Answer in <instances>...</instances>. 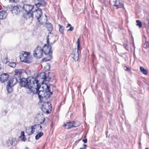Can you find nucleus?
Returning <instances> with one entry per match:
<instances>
[{
    "label": "nucleus",
    "mask_w": 149,
    "mask_h": 149,
    "mask_svg": "<svg viewBox=\"0 0 149 149\" xmlns=\"http://www.w3.org/2000/svg\"><path fill=\"white\" fill-rule=\"evenodd\" d=\"M39 81L36 77L31 76L27 78L23 77L19 82V85L22 87L27 88L30 93L36 94L40 87Z\"/></svg>",
    "instance_id": "1"
},
{
    "label": "nucleus",
    "mask_w": 149,
    "mask_h": 149,
    "mask_svg": "<svg viewBox=\"0 0 149 149\" xmlns=\"http://www.w3.org/2000/svg\"><path fill=\"white\" fill-rule=\"evenodd\" d=\"M42 13V12L41 10L36 9L35 11H34L32 13L33 16L32 17H34L38 20L40 24H42L47 21V16L46 15H45L46 19L43 20L41 17Z\"/></svg>",
    "instance_id": "2"
},
{
    "label": "nucleus",
    "mask_w": 149,
    "mask_h": 149,
    "mask_svg": "<svg viewBox=\"0 0 149 149\" xmlns=\"http://www.w3.org/2000/svg\"><path fill=\"white\" fill-rule=\"evenodd\" d=\"M34 8V6L31 5L25 4L24 5L23 8L26 12L23 15L24 17L27 19L33 16L31 12Z\"/></svg>",
    "instance_id": "3"
},
{
    "label": "nucleus",
    "mask_w": 149,
    "mask_h": 149,
    "mask_svg": "<svg viewBox=\"0 0 149 149\" xmlns=\"http://www.w3.org/2000/svg\"><path fill=\"white\" fill-rule=\"evenodd\" d=\"M22 62L30 63L32 61V58L31 56L30 53L23 51L20 58Z\"/></svg>",
    "instance_id": "4"
},
{
    "label": "nucleus",
    "mask_w": 149,
    "mask_h": 149,
    "mask_svg": "<svg viewBox=\"0 0 149 149\" xmlns=\"http://www.w3.org/2000/svg\"><path fill=\"white\" fill-rule=\"evenodd\" d=\"M80 40V37H79L78 38L77 44V48H75L73 50V52L71 55V57L75 61H77L79 58V53L78 51L79 50L80 42L79 41Z\"/></svg>",
    "instance_id": "5"
},
{
    "label": "nucleus",
    "mask_w": 149,
    "mask_h": 149,
    "mask_svg": "<svg viewBox=\"0 0 149 149\" xmlns=\"http://www.w3.org/2000/svg\"><path fill=\"white\" fill-rule=\"evenodd\" d=\"M52 109V107L50 102H46L43 103L42 107V110L44 112L49 114L51 112Z\"/></svg>",
    "instance_id": "6"
},
{
    "label": "nucleus",
    "mask_w": 149,
    "mask_h": 149,
    "mask_svg": "<svg viewBox=\"0 0 149 149\" xmlns=\"http://www.w3.org/2000/svg\"><path fill=\"white\" fill-rule=\"evenodd\" d=\"M33 55L36 58H40L42 56L43 51L42 47L37 46L33 51Z\"/></svg>",
    "instance_id": "7"
},
{
    "label": "nucleus",
    "mask_w": 149,
    "mask_h": 149,
    "mask_svg": "<svg viewBox=\"0 0 149 149\" xmlns=\"http://www.w3.org/2000/svg\"><path fill=\"white\" fill-rule=\"evenodd\" d=\"M44 87L45 88L44 96H43V99L45 98L46 99L50 97V96L52 94V93L50 91L49 86L45 84V86H44L43 87Z\"/></svg>",
    "instance_id": "8"
},
{
    "label": "nucleus",
    "mask_w": 149,
    "mask_h": 149,
    "mask_svg": "<svg viewBox=\"0 0 149 149\" xmlns=\"http://www.w3.org/2000/svg\"><path fill=\"white\" fill-rule=\"evenodd\" d=\"M52 35V33L49 32V35L47 37V42L49 45L53 44L55 42V37Z\"/></svg>",
    "instance_id": "9"
},
{
    "label": "nucleus",
    "mask_w": 149,
    "mask_h": 149,
    "mask_svg": "<svg viewBox=\"0 0 149 149\" xmlns=\"http://www.w3.org/2000/svg\"><path fill=\"white\" fill-rule=\"evenodd\" d=\"M42 49L43 52L45 54H50V52H52L51 45L45 44Z\"/></svg>",
    "instance_id": "10"
},
{
    "label": "nucleus",
    "mask_w": 149,
    "mask_h": 149,
    "mask_svg": "<svg viewBox=\"0 0 149 149\" xmlns=\"http://www.w3.org/2000/svg\"><path fill=\"white\" fill-rule=\"evenodd\" d=\"M22 9L21 6H14L12 9V12L13 14L17 15L18 14Z\"/></svg>",
    "instance_id": "11"
},
{
    "label": "nucleus",
    "mask_w": 149,
    "mask_h": 149,
    "mask_svg": "<svg viewBox=\"0 0 149 149\" xmlns=\"http://www.w3.org/2000/svg\"><path fill=\"white\" fill-rule=\"evenodd\" d=\"M39 89L38 90V92L37 93L38 95L40 100L39 102L41 103L42 102V99H43V96H44L45 89L43 88V90H39Z\"/></svg>",
    "instance_id": "12"
},
{
    "label": "nucleus",
    "mask_w": 149,
    "mask_h": 149,
    "mask_svg": "<svg viewBox=\"0 0 149 149\" xmlns=\"http://www.w3.org/2000/svg\"><path fill=\"white\" fill-rule=\"evenodd\" d=\"M46 5V3L44 0H36L35 1V6L38 8L40 7H43Z\"/></svg>",
    "instance_id": "13"
},
{
    "label": "nucleus",
    "mask_w": 149,
    "mask_h": 149,
    "mask_svg": "<svg viewBox=\"0 0 149 149\" xmlns=\"http://www.w3.org/2000/svg\"><path fill=\"white\" fill-rule=\"evenodd\" d=\"M9 75L7 73H3L0 76V81L2 83L5 82L8 80Z\"/></svg>",
    "instance_id": "14"
},
{
    "label": "nucleus",
    "mask_w": 149,
    "mask_h": 149,
    "mask_svg": "<svg viewBox=\"0 0 149 149\" xmlns=\"http://www.w3.org/2000/svg\"><path fill=\"white\" fill-rule=\"evenodd\" d=\"M14 77L10 79L8 82V84H9V85H10L12 86H14L17 83L19 80L17 77Z\"/></svg>",
    "instance_id": "15"
},
{
    "label": "nucleus",
    "mask_w": 149,
    "mask_h": 149,
    "mask_svg": "<svg viewBox=\"0 0 149 149\" xmlns=\"http://www.w3.org/2000/svg\"><path fill=\"white\" fill-rule=\"evenodd\" d=\"M114 6L117 9L119 8H123L124 7L123 3L120 2L119 0H116L114 1Z\"/></svg>",
    "instance_id": "16"
},
{
    "label": "nucleus",
    "mask_w": 149,
    "mask_h": 149,
    "mask_svg": "<svg viewBox=\"0 0 149 149\" xmlns=\"http://www.w3.org/2000/svg\"><path fill=\"white\" fill-rule=\"evenodd\" d=\"M22 71L23 70L16 69L15 71V77H17V78H18L19 80H20V82L22 79V78H21V75L22 72Z\"/></svg>",
    "instance_id": "17"
},
{
    "label": "nucleus",
    "mask_w": 149,
    "mask_h": 149,
    "mask_svg": "<svg viewBox=\"0 0 149 149\" xmlns=\"http://www.w3.org/2000/svg\"><path fill=\"white\" fill-rule=\"evenodd\" d=\"M42 126L39 124L35 125L32 126L31 127V129L32 130V131L34 132L36 130L37 131H40L41 130Z\"/></svg>",
    "instance_id": "18"
},
{
    "label": "nucleus",
    "mask_w": 149,
    "mask_h": 149,
    "mask_svg": "<svg viewBox=\"0 0 149 149\" xmlns=\"http://www.w3.org/2000/svg\"><path fill=\"white\" fill-rule=\"evenodd\" d=\"M46 76V74L45 72H42L38 74L37 77H36L37 79H38V80L41 79H43V81H44L45 79Z\"/></svg>",
    "instance_id": "19"
},
{
    "label": "nucleus",
    "mask_w": 149,
    "mask_h": 149,
    "mask_svg": "<svg viewBox=\"0 0 149 149\" xmlns=\"http://www.w3.org/2000/svg\"><path fill=\"white\" fill-rule=\"evenodd\" d=\"M73 121L68 122L66 123H65L63 125L64 127H66L67 129H70L71 127H74Z\"/></svg>",
    "instance_id": "20"
},
{
    "label": "nucleus",
    "mask_w": 149,
    "mask_h": 149,
    "mask_svg": "<svg viewBox=\"0 0 149 149\" xmlns=\"http://www.w3.org/2000/svg\"><path fill=\"white\" fill-rule=\"evenodd\" d=\"M37 117V118H38L39 121L40 122V123L41 124L43 123L45 120L44 116L42 114L41 115L39 114Z\"/></svg>",
    "instance_id": "21"
},
{
    "label": "nucleus",
    "mask_w": 149,
    "mask_h": 149,
    "mask_svg": "<svg viewBox=\"0 0 149 149\" xmlns=\"http://www.w3.org/2000/svg\"><path fill=\"white\" fill-rule=\"evenodd\" d=\"M58 27H59V31L61 33L62 35L64 34V27L59 24H58Z\"/></svg>",
    "instance_id": "22"
},
{
    "label": "nucleus",
    "mask_w": 149,
    "mask_h": 149,
    "mask_svg": "<svg viewBox=\"0 0 149 149\" xmlns=\"http://www.w3.org/2000/svg\"><path fill=\"white\" fill-rule=\"evenodd\" d=\"M45 25L48 30L49 31H52L53 29V26L52 24L50 23H47Z\"/></svg>",
    "instance_id": "23"
},
{
    "label": "nucleus",
    "mask_w": 149,
    "mask_h": 149,
    "mask_svg": "<svg viewBox=\"0 0 149 149\" xmlns=\"http://www.w3.org/2000/svg\"><path fill=\"white\" fill-rule=\"evenodd\" d=\"M52 55L50 54H48L47 57L44 58L43 59V61L44 62H46L50 60L51 59Z\"/></svg>",
    "instance_id": "24"
},
{
    "label": "nucleus",
    "mask_w": 149,
    "mask_h": 149,
    "mask_svg": "<svg viewBox=\"0 0 149 149\" xmlns=\"http://www.w3.org/2000/svg\"><path fill=\"white\" fill-rule=\"evenodd\" d=\"M13 86L8 84L6 86V89L8 93H10L12 91V87Z\"/></svg>",
    "instance_id": "25"
},
{
    "label": "nucleus",
    "mask_w": 149,
    "mask_h": 149,
    "mask_svg": "<svg viewBox=\"0 0 149 149\" xmlns=\"http://www.w3.org/2000/svg\"><path fill=\"white\" fill-rule=\"evenodd\" d=\"M140 70L141 72H142L143 74H147L148 72L147 70L145 69L142 66L140 67Z\"/></svg>",
    "instance_id": "26"
},
{
    "label": "nucleus",
    "mask_w": 149,
    "mask_h": 149,
    "mask_svg": "<svg viewBox=\"0 0 149 149\" xmlns=\"http://www.w3.org/2000/svg\"><path fill=\"white\" fill-rule=\"evenodd\" d=\"M43 135V133L42 132H40L37 134L35 136V139L36 140H38Z\"/></svg>",
    "instance_id": "27"
},
{
    "label": "nucleus",
    "mask_w": 149,
    "mask_h": 149,
    "mask_svg": "<svg viewBox=\"0 0 149 149\" xmlns=\"http://www.w3.org/2000/svg\"><path fill=\"white\" fill-rule=\"evenodd\" d=\"M26 132L28 135H31L33 134L34 132L32 131V130H30V129H26Z\"/></svg>",
    "instance_id": "28"
},
{
    "label": "nucleus",
    "mask_w": 149,
    "mask_h": 149,
    "mask_svg": "<svg viewBox=\"0 0 149 149\" xmlns=\"http://www.w3.org/2000/svg\"><path fill=\"white\" fill-rule=\"evenodd\" d=\"M50 73H48V75L47 76L46 75L45 76V79L44 81H49L51 79V77L50 76V75L49 74Z\"/></svg>",
    "instance_id": "29"
},
{
    "label": "nucleus",
    "mask_w": 149,
    "mask_h": 149,
    "mask_svg": "<svg viewBox=\"0 0 149 149\" xmlns=\"http://www.w3.org/2000/svg\"><path fill=\"white\" fill-rule=\"evenodd\" d=\"M8 65L11 67L15 68L16 66V63L15 62H11L9 63Z\"/></svg>",
    "instance_id": "30"
},
{
    "label": "nucleus",
    "mask_w": 149,
    "mask_h": 149,
    "mask_svg": "<svg viewBox=\"0 0 149 149\" xmlns=\"http://www.w3.org/2000/svg\"><path fill=\"white\" fill-rule=\"evenodd\" d=\"M69 27H70V28L68 30V31H72L73 30L74 28L70 24L68 23V24L66 26V28H68Z\"/></svg>",
    "instance_id": "31"
},
{
    "label": "nucleus",
    "mask_w": 149,
    "mask_h": 149,
    "mask_svg": "<svg viewBox=\"0 0 149 149\" xmlns=\"http://www.w3.org/2000/svg\"><path fill=\"white\" fill-rule=\"evenodd\" d=\"M74 127H77L80 125V123L78 121L73 122Z\"/></svg>",
    "instance_id": "32"
},
{
    "label": "nucleus",
    "mask_w": 149,
    "mask_h": 149,
    "mask_svg": "<svg viewBox=\"0 0 149 149\" xmlns=\"http://www.w3.org/2000/svg\"><path fill=\"white\" fill-rule=\"evenodd\" d=\"M136 22L137 23L136 25L138 26L139 28H141L142 26V24L141 22L139 20H136Z\"/></svg>",
    "instance_id": "33"
},
{
    "label": "nucleus",
    "mask_w": 149,
    "mask_h": 149,
    "mask_svg": "<svg viewBox=\"0 0 149 149\" xmlns=\"http://www.w3.org/2000/svg\"><path fill=\"white\" fill-rule=\"evenodd\" d=\"M124 70L128 72H130V69L127 67H126L125 66L124 67Z\"/></svg>",
    "instance_id": "34"
},
{
    "label": "nucleus",
    "mask_w": 149,
    "mask_h": 149,
    "mask_svg": "<svg viewBox=\"0 0 149 149\" xmlns=\"http://www.w3.org/2000/svg\"><path fill=\"white\" fill-rule=\"evenodd\" d=\"M19 0H9V2H17L19 1Z\"/></svg>",
    "instance_id": "35"
},
{
    "label": "nucleus",
    "mask_w": 149,
    "mask_h": 149,
    "mask_svg": "<svg viewBox=\"0 0 149 149\" xmlns=\"http://www.w3.org/2000/svg\"><path fill=\"white\" fill-rule=\"evenodd\" d=\"M146 21L148 22L147 27L149 29V19H146Z\"/></svg>",
    "instance_id": "36"
},
{
    "label": "nucleus",
    "mask_w": 149,
    "mask_h": 149,
    "mask_svg": "<svg viewBox=\"0 0 149 149\" xmlns=\"http://www.w3.org/2000/svg\"><path fill=\"white\" fill-rule=\"evenodd\" d=\"M21 135L20 137V138H21L22 136H24V132L22 131L21 133Z\"/></svg>",
    "instance_id": "37"
},
{
    "label": "nucleus",
    "mask_w": 149,
    "mask_h": 149,
    "mask_svg": "<svg viewBox=\"0 0 149 149\" xmlns=\"http://www.w3.org/2000/svg\"><path fill=\"white\" fill-rule=\"evenodd\" d=\"M86 147V145L85 144H84L83 146V147L82 148H81L79 149H85Z\"/></svg>",
    "instance_id": "38"
},
{
    "label": "nucleus",
    "mask_w": 149,
    "mask_h": 149,
    "mask_svg": "<svg viewBox=\"0 0 149 149\" xmlns=\"http://www.w3.org/2000/svg\"><path fill=\"white\" fill-rule=\"evenodd\" d=\"M8 59L7 58H6L4 60L3 62L5 63H7L9 61H8Z\"/></svg>",
    "instance_id": "39"
},
{
    "label": "nucleus",
    "mask_w": 149,
    "mask_h": 149,
    "mask_svg": "<svg viewBox=\"0 0 149 149\" xmlns=\"http://www.w3.org/2000/svg\"><path fill=\"white\" fill-rule=\"evenodd\" d=\"M146 47L149 48V42H146Z\"/></svg>",
    "instance_id": "40"
},
{
    "label": "nucleus",
    "mask_w": 149,
    "mask_h": 149,
    "mask_svg": "<svg viewBox=\"0 0 149 149\" xmlns=\"http://www.w3.org/2000/svg\"><path fill=\"white\" fill-rule=\"evenodd\" d=\"M82 141L84 143H86L87 142V139L86 138L83 139Z\"/></svg>",
    "instance_id": "41"
},
{
    "label": "nucleus",
    "mask_w": 149,
    "mask_h": 149,
    "mask_svg": "<svg viewBox=\"0 0 149 149\" xmlns=\"http://www.w3.org/2000/svg\"><path fill=\"white\" fill-rule=\"evenodd\" d=\"M26 139V138L24 136H23L22 138V139L21 140L22 141H25V139Z\"/></svg>",
    "instance_id": "42"
},
{
    "label": "nucleus",
    "mask_w": 149,
    "mask_h": 149,
    "mask_svg": "<svg viewBox=\"0 0 149 149\" xmlns=\"http://www.w3.org/2000/svg\"><path fill=\"white\" fill-rule=\"evenodd\" d=\"M127 45L126 44H124L123 45V46L125 48H126V47H127Z\"/></svg>",
    "instance_id": "43"
},
{
    "label": "nucleus",
    "mask_w": 149,
    "mask_h": 149,
    "mask_svg": "<svg viewBox=\"0 0 149 149\" xmlns=\"http://www.w3.org/2000/svg\"><path fill=\"white\" fill-rule=\"evenodd\" d=\"M10 145H11V146H12V145H13V142H11L10 143Z\"/></svg>",
    "instance_id": "44"
},
{
    "label": "nucleus",
    "mask_w": 149,
    "mask_h": 149,
    "mask_svg": "<svg viewBox=\"0 0 149 149\" xmlns=\"http://www.w3.org/2000/svg\"><path fill=\"white\" fill-rule=\"evenodd\" d=\"M133 47H134V49L135 48V46H134V43H133Z\"/></svg>",
    "instance_id": "45"
},
{
    "label": "nucleus",
    "mask_w": 149,
    "mask_h": 149,
    "mask_svg": "<svg viewBox=\"0 0 149 149\" xmlns=\"http://www.w3.org/2000/svg\"><path fill=\"white\" fill-rule=\"evenodd\" d=\"M25 149H29V148H28L26 147L25 148Z\"/></svg>",
    "instance_id": "46"
},
{
    "label": "nucleus",
    "mask_w": 149,
    "mask_h": 149,
    "mask_svg": "<svg viewBox=\"0 0 149 149\" xmlns=\"http://www.w3.org/2000/svg\"><path fill=\"white\" fill-rule=\"evenodd\" d=\"M4 112H5V114L7 112V111H5Z\"/></svg>",
    "instance_id": "47"
},
{
    "label": "nucleus",
    "mask_w": 149,
    "mask_h": 149,
    "mask_svg": "<svg viewBox=\"0 0 149 149\" xmlns=\"http://www.w3.org/2000/svg\"><path fill=\"white\" fill-rule=\"evenodd\" d=\"M1 65H0V70L1 69Z\"/></svg>",
    "instance_id": "48"
},
{
    "label": "nucleus",
    "mask_w": 149,
    "mask_h": 149,
    "mask_svg": "<svg viewBox=\"0 0 149 149\" xmlns=\"http://www.w3.org/2000/svg\"><path fill=\"white\" fill-rule=\"evenodd\" d=\"M85 106V104H83V107H84Z\"/></svg>",
    "instance_id": "49"
},
{
    "label": "nucleus",
    "mask_w": 149,
    "mask_h": 149,
    "mask_svg": "<svg viewBox=\"0 0 149 149\" xmlns=\"http://www.w3.org/2000/svg\"><path fill=\"white\" fill-rule=\"evenodd\" d=\"M145 149H149L148 148H145Z\"/></svg>",
    "instance_id": "50"
}]
</instances>
